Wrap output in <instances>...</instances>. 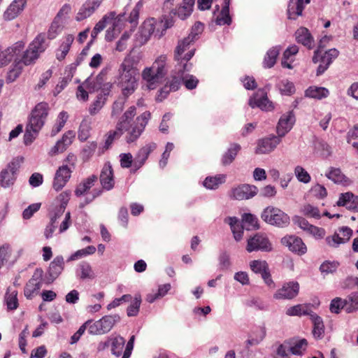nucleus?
<instances>
[{"mask_svg":"<svg viewBox=\"0 0 358 358\" xmlns=\"http://www.w3.org/2000/svg\"><path fill=\"white\" fill-rule=\"evenodd\" d=\"M294 173L297 179L303 183H308L310 181V176L309 173L301 166H297L294 169Z\"/></svg>","mask_w":358,"mask_h":358,"instance_id":"60","label":"nucleus"},{"mask_svg":"<svg viewBox=\"0 0 358 358\" xmlns=\"http://www.w3.org/2000/svg\"><path fill=\"white\" fill-rule=\"evenodd\" d=\"M69 118L68 113L66 111H62L59 113L56 124L53 126L51 131V136H55L57 134L65 125Z\"/></svg>","mask_w":358,"mask_h":358,"instance_id":"46","label":"nucleus"},{"mask_svg":"<svg viewBox=\"0 0 358 358\" xmlns=\"http://www.w3.org/2000/svg\"><path fill=\"white\" fill-rule=\"evenodd\" d=\"M261 217L266 223L281 228L287 227L290 222L287 214L273 206L266 207L262 213Z\"/></svg>","mask_w":358,"mask_h":358,"instance_id":"3","label":"nucleus"},{"mask_svg":"<svg viewBox=\"0 0 358 358\" xmlns=\"http://www.w3.org/2000/svg\"><path fill=\"white\" fill-rule=\"evenodd\" d=\"M281 138L276 136L259 139L255 150L257 154H268L274 150L277 145L280 143Z\"/></svg>","mask_w":358,"mask_h":358,"instance_id":"15","label":"nucleus"},{"mask_svg":"<svg viewBox=\"0 0 358 358\" xmlns=\"http://www.w3.org/2000/svg\"><path fill=\"white\" fill-rule=\"evenodd\" d=\"M299 292V284L296 281L285 283L282 287L274 294L275 299H292L296 297Z\"/></svg>","mask_w":358,"mask_h":358,"instance_id":"11","label":"nucleus"},{"mask_svg":"<svg viewBox=\"0 0 358 358\" xmlns=\"http://www.w3.org/2000/svg\"><path fill=\"white\" fill-rule=\"evenodd\" d=\"M329 95V90L324 87H310L306 91V96L314 99H322Z\"/></svg>","mask_w":358,"mask_h":358,"instance_id":"43","label":"nucleus"},{"mask_svg":"<svg viewBox=\"0 0 358 358\" xmlns=\"http://www.w3.org/2000/svg\"><path fill=\"white\" fill-rule=\"evenodd\" d=\"M118 85L121 88L122 94L129 97L138 87V70L136 62L130 55L124 57L118 69Z\"/></svg>","mask_w":358,"mask_h":358,"instance_id":"1","label":"nucleus"},{"mask_svg":"<svg viewBox=\"0 0 358 358\" xmlns=\"http://www.w3.org/2000/svg\"><path fill=\"white\" fill-rule=\"evenodd\" d=\"M294 123V115L292 111L284 114L280 118L277 126V134L282 138L288 133Z\"/></svg>","mask_w":358,"mask_h":358,"instance_id":"23","label":"nucleus"},{"mask_svg":"<svg viewBox=\"0 0 358 358\" xmlns=\"http://www.w3.org/2000/svg\"><path fill=\"white\" fill-rule=\"evenodd\" d=\"M279 53L280 50L277 47H274L268 50L264 59V67H273L276 62V59Z\"/></svg>","mask_w":358,"mask_h":358,"instance_id":"42","label":"nucleus"},{"mask_svg":"<svg viewBox=\"0 0 358 358\" xmlns=\"http://www.w3.org/2000/svg\"><path fill=\"white\" fill-rule=\"evenodd\" d=\"M197 34H194L191 32L187 37L185 38L183 40L179 41L176 50L175 57L176 59L179 60L180 57H181L182 54L189 48L191 43L194 42L196 39Z\"/></svg>","mask_w":358,"mask_h":358,"instance_id":"32","label":"nucleus"},{"mask_svg":"<svg viewBox=\"0 0 358 358\" xmlns=\"http://www.w3.org/2000/svg\"><path fill=\"white\" fill-rule=\"evenodd\" d=\"M40 55L36 52L31 47L28 46V48L24 52L21 62L26 66L32 64L38 59Z\"/></svg>","mask_w":358,"mask_h":358,"instance_id":"45","label":"nucleus"},{"mask_svg":"<svg viewBox=\"0 0 358 358\" xmlns=\"http://www.w3.org/2000/svg\"><path fill=\"white\" fill-rule=\"evenodd\" d=\"M243 227L247 230L259 229L258 219L250 213H245L243 215Z\"/></svg>","mask_w":358,"mask_h":358,"instance_id":"47","label":"nucleus"},{"mask_svg":"<svg viewBox=\"0 0 358 358\" xmlns=\"http://www.w3.org/2000/svg\"><path fill=\"white\" fill-rule=\"evenodd\" d=\"M282 243L288 247L289 250L298 255H303L307 251V248L302 239L296 236H285L282 238Z\"/></svg>","mask_w":358,"mask_h":358,"instance_id":"18","label":"nucleus"},{"mask_svg":"<svg viewBox=\"0 0 358 358\" xmlns=\"http://www.w3.org/2000/svg\"><path fill=\"white\" fill-rule=\"evenodd\" d=\"M325 176L335 183L347 185L350 182L349 178L343 173L340 169L338 168L331 167Z\"/></svg>","mask_w":358,"mask_h":358,"instance_id":"31","label":"nucleus"},{"mask_svg":"<svg viewBox=\"0 0 358 358\" xmlns=\"http://www.w3.org/2000/svg\"><path fill=\"white\" fill-rule=\"evenodd\" d=\"M338 231L326 238V242L330 247L337 248L340 244L348 242L352 235V230L348 227H342Z\"/></svg>","mask_w":358,"mask_h":358,"instance_id":"12","label":"nucleus"},{"mask_svg":"<svg viewBox=\"0 0 358 358\" xmlns=\"http://www.w3.org/2000/svg\"><path fill=\"white\" fill-rule=\"evenodd\" d=\"M141 303V297L140 295H136L134 301L128 306L127 314L129 317L136 316L139 312Z\"/></svg>","mask_w":358,"mask_h":358,"instance_id":"55","label":"nucleus"},{"mask_svg":"<svg viewBox=\"0 0 358 358\" xmlns=\"http://www.w3.org/2000/svg\"><path fill=\"white\" fill-rule=\"evenodd\" d=\"M106 100V97H104L103 95H98L96 99L91 104L89 108V112L90 115H94L96 114L104 106Z\"/></svg>","mask_w":358,"mask_h":358,"instance_id":"54","label":"nucleus"},{"mask_svg":"<svg viewBox=\"0 0 358 358\" xmlns=\"http://www.w3.org/2000/svg\"><path fill=\"white\" fill-rule=\"evenodd\" d=\"M241 148V145L238 143L231 144L228 150L223 155L222 164L227 166L232 163Z\"/></svg>","mask_w":358,"mask_h":358,"instance_id":"36","label":"nucleus"},{"mask_svg":"<svg viewBox=\"0 0 358 358\" xmlns=\"http://www.w3.org/2000/svg\"><path fill=\"white\" fill-rule=\"evenodd\" d=\"M38 54L41 55L48 48L49 43L46 41L45 33L38 34L32 42L29 45Z\"/></svg>","mask_w":358,"mask_h":358,"instance_id":"30","label":"nucleus"},{"mask_svg":"<svg viewBox=\"0 0 358 358\" xmlns=\"http://www.w3.org/2000/svg\"><path fill=\"white\" fill-rule=\"evenodd\" d=\"M251 270L255 273L262 275L269 268L266 261L253 260L250 263Z\"/></svg>","mask_w":358,"mask_h":358,"instance_id":"53","label":"nucleus"},{"mask_svg":"<svg viewBox=\"0 0 358 358\" xmlns=\"http://www.w3.org/2000/svg\"><path fill=\"white\" fill-rule=\"evenodd\" d=\"M310 320L313 324V335L316 339H321L324 334V324L322 319L315 313L310 314Z\"/></svg>","mask_w":358,"mask_h":358,"instance_id":"29","label":"nucleus"},{"mask_svg":"<svg viewBox=\"0 0 358 358\" xmlns=\"http://www.w3.org/2000/svg\"><path fill=\"white\" fill-rule=\"evenodd\" d=\"M313 311L307 305L298 304L289 308L287 310V315L291 316L309 315L313 314Z\"/></svg>","mask_w":358,"mask_h":358,"instance_id":"38","label":"nucleus"},{"mask_svg":"<svg viewBox=\"0 0 358 358\" xmlns=\"http://www.w3.org/2000/svg\"><path fill=\"white\" fill-rule=\"evenodd\" d=\"M99 180L102 189L109 191L114 187V172L112 165L109 162L104 164L99 176Z\"/></svg>","mask_w":358,"mask_h":358,"instance_id":"14","label":"nucleus"},{"mask_svg":"<svg viewBox=\"0 0 358 358\" xmlns=\"http://www.w3.org/2000/svg\"><path fill=\"white\" fill-rule=\"evenodd\" d=\"M99 5L100 3L97 0H87L80 8L76 20L80 22L90 17Z\"/></svg>","mask_w":358,"mask_h":358,"instance_id":"26","label":"nucleus"},{"mask_svg":"<svg viewBox=\"0 0 358 358\" xmlns=\"http://www.w3.org/2000/svg\"><path fill=\"white\" fill-rule=\"evenodd\" d=\"M128 97L122 96L119 97L113 104L112 107V115H115L120 114L125 104L126 100Z\"/></svg>","mask_w":358,"mask_h":358,"instance_id":"63","label":"nucleus"},{"mask_svg":"<svg viewBox=\"0 0 358 358\" xmlns=\"http://www.w3.org/2000/svg\"><path fill=\"white\" fill-rule=\"evenodd\" d=\"M136 115V108L135 106L129 107L126 112L122 116L119 122H117V129H124L125 131L128 130V127L129 126L131 120Z\"/></svg>","mask_w":358,"mask_h":358,"instance_id":"37","label":"nucleus"},{"mask_svg":"<svg viewBox=\"0 0 358 358\" xmlns=\"http://www.w3.org/2000/svg\"><path fill=\"white\" fill-rule=\"evenodd\" d=\"M72 173L71 167L62 165L56 171L52 187L56 191L61 190L69 180Z\"/></svg>","mask_w":358,"mask_h":358,"instance_id":"13","label":"nucleus"},{"mask_svg":"<svg viewBox=\"0 0 358 358\" xmlns=\"http://www.w3.org/2000/svg\"><path fill=\"white\" fill-rule=\"evenodd\" d=\"M257 192L256 186L243 184L232 189V196L237 200L249 199L255 196Z\"/></svg>","mask_w":358,"mask_h":358,"instance_id":"19","label":"nucleus"},{"mask_svg":"<svg viewBox=\"0 0 358 358\" xmlns=\"http://www.w3.org/2000/svg\"><path fill=\"white\" fill-rule=\"evenodd\" d=\"M124 131H126L124 129H117V125L116 126V129L115 130L109 131L106 135V138L105 140L104 148L106 150L108 149L113 144V141L115 139L119 138L122 135Z\"/></svg>","mask_w":358,"mask_h":358,"instance_id":"48","label":"nucleus"},{"mask_svg":"<svg viewBox=\"0 0 358 358\" xmlns=\"http://www.w3.org/2000/svg\"><path fill=\"white\" fill-rule=\"evenodd\" d=\"M309 3L310 0H289L287 8L288 17L292 20H296L302 15L304 5Z\"/></svg>","mask_w":358,"mask_h":358,"instance_id":"27","label":"nucleus"},{"mask_svg":"<svg viewBox=\"0 0 358 358\" xmlns=\"http://www.w3.org/2000/svg\"><path fill=\"white\" fill-rule=\"evenodd\" d=\"M23 157H17L9 162L6 168L0 172V187L7 188L12 186L17 178V172L23 162Z\"/></svg>","mask_w":358,"mask_h":358,"instance_id":"5","label":"nucleus"},{"mask_svg":"<svg viewBox=\"0 0 358 358\" xmlns=\"http://www.w3.org/2000/svg\"><path fill=\"white\" fill-rule=\"evenodd\" d=\"M272 249V243L265 234L257 233L247 241L246 250L248 252L254 251L270 252Z\"/></svg>","mask_w":358,"mask_h":358,"instance_id":"6","label":"nucleus"},{"mask_svg":"<svg viewBox=\"0 0 358 358\" xmlns=\"http://www.w3.org/2000/svg\"><path fill=\"white\" fill-rule=\"evenodd\" d=\"M231 17L229 15V9H227L224 12V8H222L220 13L216 18V24L219 25L231 24Z\"/></svg>","mask_w":358,"mask_h":358,"instance_id":"61","label":"nucleus"},{"mask_svg":"<svg viewBox=\"0 0 358 358\" xmlns=\"http://www.w3.org/2000/svg\"><path fill=\"white\" fill-rule=\"evenodd\" d=\"M24 48V43L17 41L11 47L0 51V67L7 65L15 55H18Z\"/></svg>","mask_w":358,"mask_h":358,"instance_id":"16","label":"nucleus"},{"mask_svg":"<svg viewBox=\"0 0 358 358\" xmlns=\"http://www.w3.org/2000/svg\"><path fill=\"white\" fill-rule=\"evenodd\" d=\"M338 266H339V263L338 262L325 261L324 262H323L321 264V266L320 267V270L321 273H325V274L332 273L334 271H336V270L337 269Z\"/></svg>","mask_w":358,"mask_h":358,"instance_id":"58","label":"nucleus"},{"mask_svg":"<svg viewBox=\"0 0 358 358\" xmlns=\"http://www.w3.org/2000/svg\"><path fill=\"white\" fill-rule=\"evenodd\" d=\"M64 268V260L62 256H57L50 262L47 273L43 278L45 284L52 283L62 273Z\"/></svg>","mask_w":358,"mask_h":358,"instance_id":"9","label":"nucleus"},{"mask_svg":"<svg viewBox=\"0 0 358 358\" xmlns=\"http://www.w3.org/2000/svg\"><path fill=\"white\" fill-rule=\"evenodd\" d=\"M176 71H177L178 76H173L172 77V79L169 85L170 90H171L172 91H176L179 89L182 82V75L184 74V72L185 71H187L186 69V64H184L182 65L181 64H178V66L176 68Z\"/></svg>","mask_w":358,"mask_h":358,"instance_id":"34","label":"nucleus"},{"mask_svg":"<svg viewBox=\"0 0 358 358\" xmlns=\"http://www.w3.org/2000/svg\"><path fill=\"white\" fill-rule=\"evenodd\" d=\"M278 87L284 94L290 95L295 92L294 84L287 79L280 80L278 84Z\"/></svg>","mask_w":358,"mask_h":358,"instance_id":"56","label":"nucleus"},{"mask_svg":"<svg viewBox=\"0 0 358 358\" xmlns=\"http://www.w3.org/2000/svg\"><path fill=\"white\" fill-rule=\"evenodd\" d=\"M182 83L187 90H193L196 87L199 80L193 75H182Z\"/></svg>","mask_w":358,"mask_h":358,"instance_id":"62","label":"nucleus"},{"mask_svg":"<svg viewBox=\"0 0 358 358\" xmlns=\"http://www.w3.org/2000/svg\"><path fill=\"white\" fill-rule=\"evenodd\" d=\"M157 148L155 143H151L141 148L136 154L133 164L131 172L135 173L145 164L149 155Z\"/></svg>","mask_w":358,"mask_h":358,"instance_id":"17","label":"nucleus"},{"mask_svg":"<svg viewBox=\"0 0 358 358\" xmlns=\"http://www.w3.org/2000/svg\"><path fill=\"white\" fill-rule=\"evenodd\" d=\"M295 36L296 41L306 47L308 50H311L314 48V38L307 28H299L295 32Z\"/></svg>","mask_w":358,"mask_h":358,"instance_id":"25","label":"nucleus"},{"mask_svg":"<svg viewBox=\"0 0 358 358\" xmlns=\"http://www.w3.org/2000/svg\"><path fill=\"white\" fill-rule=\"evenodd\" d=\"M43 271L41 268L35 269L31 278L26 283L24 288V296L31 299L36 294L42 287Z\"/></svg>","mask_w":358,"mask_h":358,"instance_id":"8","label":"nucleus"},{"mask_svg":"<svg viewBox=\"0 0 358 358\" xmlns=\"http://www.w3.org/2000/svg\"><path fill=\"white\" fill-rule=\"evenodd\" d=\"M289 341H285L284 343L280 344L277 348V358H290L289 357V349L288 347Z\"/></svg>","mask_w":358,"mask_h":358,"instance_id":"64","label":"nucleus"},{"mask_svg":"<svg viewBox=\"0 0 358 358\" xmlns=\"http://www.w3.org/2000/svg\"><path fill=\"white\" fill-rule=\"evenodd\" d=\"M249 105L252 108L257 107L266 111L273 109V103L268 100L267 92L264 89H259L254 96L250 99Z\"/></svg>","mask_w":358,"mask_h":358,"instance_id":"10","label":"nucleus"},{"mask_svg":"<svg viewBox=\"0 0 358 358\" xmlns=\"http://www.w3.org/2000/svg\"><path fill=\"white\" fill-rule=\"evenodd\" d=\"M74 41V36L72 34H67L63 38V40L59 47L56 50V58L59 61H62L65 59L69 53L71 45Z\"/></svg>","mask_w":358,"mask_h":358,"instance_id":"28","label":"nucleus"},{"mask_svg":"<svg viewBox=\"0 0 358 358\" xmlns=\"http://www.w3.org/2000/svg\"><path fill=\"white\" fill-rule=\"evenodd\" d=\"M97 176L92 175L82 182H80L75 190V194L77 196H80L85 194L90 188L94 185V183L97 181Z\"/></svg>","mask_w":358,"mask_h":358,"instance_id":"33","label":"nucleus"},{"mask_svg":"<svg viewBox=\"0 0 358 358\" xmlns=\"http://www.w3.org/2000/svg\"><path fill=\"white\" fill-rule=\"evenodd\" d=\"M226 176L220 174L214 177H207L203 181V185L210 189H217L220 185L225 182Z\"/></svg>","mask_w":358,"mask_h":358,"instance_id":"39","label":"nucleus"},{"mask_svg":"<svg viewBox=\"0 0 358 358\" xmlns=\"http://www.w3.org/2000/svg\"><path fill=\"white\" fill-rule=\"evenodd\" d=\"M302 213L304 215L309 217H313L315 219H320L321 217L318 208L310 204L304 205L302 208Z\"/></svg>","mask_w":358,"mask_h":358,"instance_id":"57","label":"nucleus"},{"mask_svg":"<svg viewBox=\"0 0 358 358\" xmlns=\"http://www.w3.org/2000/svg\"><path fill=\"white\" fill-rule=\"evenodd\" d=\"M49 112V106L45 102L38 103L32 110L29 123L27 125L28 128L32 129L33 133L38 134L39 131L43 127Z\"/></svg>","mask_w":358,"mask_h":358,"instance_id":"4","label":"nucleus"},{"mask_svg":"<svg viewBox=\"0 0 358 358\" xmlns=\"http://www.w3.org/2000/svg\"><path fill=\"white\" fill-rule=\"evenodd\" d=\"M348 301L347 299H342L341 298L336 297L334 299L330 304V310L334 313H338L341 309L345 308L347 311V306Z\"/></svg>","mask_w":358,"mask_h":358,"instance_id":"52","label":"nucleus"},{"mask_svg":"<svg viewBox=\"0 0 358 358\" xmlns=\"http://www.w3.org/2000/svg\"><path fill=\"white\" fill-rule=\"evenodd\" d=\"M5 299L7 308L9 310H15L18 307L17 292L16 290H10L8 289Z\"/></svg>","mask_w":358,"mask_h":358,"instance_id":"44","label":"nucleus"},{"mask_svg":"<svg viewBox=\"0 0 358 358\" xmlns=\"http://www.w3.org/2000/svg\"><path fill=\"white\" fill-rule=\"evenodd\" d=\"M338 54L339 52L335 48L326 51L324 55L321 52L318 57V62L320 64L317 69V76L322 75L329 68L333 60L338 56Z\"/></svg>","mask_w":358,"mask_h":358,"instance_id":"20","label":"nucleus"},{"mask_svg":"<svg viewBox=\"0 0 358 358\" xmlns=\"http://www.w3.org/2000/svg\"><path fill=\"white\" fill-rule=\"evenodd\" d=\"M308 345V342L306 339L302 338L296 342H295L293 345L289 342L288 344V347L289 349V352L294 355H302L303 352L306 351Z\"/></svg>","mask_w":358,"mask_h":358,"instance_id":"40","label":"nucleus"},{"mask_svg":"<svg viewBox=\"0 0 358 358\" xmlns=\"http://www.w3.org/2000/svg\"><path fill=\"white\" fill-rule=\"evenodd\" d=\"M338 206H345L349 210L358 211V196L352 192H345L340 194L336 202Z\"/></svg>","mask_w":358,"mask_h":358,"instance_id":"24","label":"nucleus"},{"mask_svg":"<svg viewBox=\"0 0 358 358\" xmlns=\"http://www.w3.org/2000/svg\"><path fill=\"white\" fill-rule=\"evenodd\" d=\"M120 320L118 315H106L99 320L101 328L103 334L108 333L111 330L115 323Z\"/></svg>","mask_w":358,"mask_h":358,"instance_id":"35","label":"nucleus"},{"mask_svg":"<svg viewBox=\"0 0 358 358\" xmlns=\"http://www.w3.org/2000/svg\"><path fill=\"white\" fill-rule=\"evenodd\" d=\"M346 299L348 301L347 306L348 313H352L358 310V291L352 293Z\"/></svg>","mask_w":358,"mask_h":358,"instance_id":"59","label":"nucleus"},{"mask_svg":"<svg viewBox=\"0 0 358 358\" xmlns=\"http://www.w3.org/2000/svg\"><path fill=\"white\" fill-rule=\"evenodd\" d=\"M75 138V132L69 130L65 132L62 139L59 140L56 144L51 148L50 155L53 156L64 152L67 148L72 143Z\"/></svg>","mask_w":358,"mask_h":358,"instance_id":"22","label":"nucleus"},{"mask_svg":"<svg viewBox=\"0 0 358 358\" xmlns=\"http://www.w3.org/2000/svg\"><path fill=\"white\" fill-rule=\"evenodd\" d=\"M125 344V340L122 336H116L111 338V352L115 356L119 357L122 353V350Z\"/></svg>","mask_w":358,"mask_h":358,"instance_id":"41","label":"nucleus"},{"mask_svg":"<svg viewBox=\"0 0 358 358\" xmlns=\"http://www.w3.org/2000/svg\"><path fill=\"white\" fill-rule=\"evenodd\" d=\"M62 29V27L60 20H58V17H55L48 31V38L50 40L55 38Z\"/></svg>","mask_w":358,"mask_h":358,"instance_id":"49","label":"nucleus"},{"mask_svg":"<svg viewBox=\"0 0 358 358\" xmlns=\"http://www.w3.org/2000/svg\"><path fill=\"white\" fill-rule=\"evenodd\" d=\"M150 116V113L145 111L136 118L135 123L131 127V129H129V126L128 127V130H127L128 133L126 136L127 143L134 142L138 138L144 131Z\"/></svg>","mask_w":358,"mask_h":358,"instance_id":"7","label":"nucleus"},{"mask_svg":"<svg viewBox=\"0 0 358 358\" xmlns=\"http://www.w3.org/2000/svg\"><path fill=\"white\" fill-rule=\"evenodd\" d=\"M166 60L165 55H161L156 59L151 67L146 68L143 71V78L149 84V88L154 89L153 85L166 74Z\"/></svg>","mask_w":358,"mask_h":358,"instance_id":"2","label":"nucleus"},{"mask_svg":"<svg viewBox=\"0 0 358 358\" xmlns=\"http://www.w3.org/2000/svg\"><path fill=\"white\" fill-rule=\"evenodd\" d=\"M90 122L87 120H83L79 127L78 139L80 141H85L90 136Z\"/></svg>","mask_w":358,"mask_h":358,"instance_id":"50","label":"nucleus"},{"mask_svg":"<svg viewBox=\"0 0 358 358\" xmlns=\"http://www.w3.org/2000/svg\"><path fill=\"white\" fill-rule=\"evenodd\" d=\"M78 275H79L81 279L94 278V277L92 267L87 262H82L80 264Z\"/></svg>","mask_w":358,"mask_h":358,"instance_id":"51","label":"nucleus"},{"mask_svg":"<svg viewBox=\"0 0 358 358\" xmlns=\"http://www.w3.org/2000/svg\"><path fill=\"white\" fill-rule=\"evenodd\" d=\"M27 0H13L4 11L3 17L6 21L15 19L24 9Z\"/></svg>","mask_w":358,"mask_h":358,"instance_id":"21","label":"nucleus"}]
</instances>
